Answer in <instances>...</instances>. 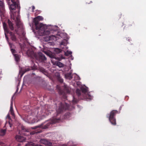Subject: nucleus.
I'll return each instance as SVG.
<instances>
[{"mask_svg": "<svg viewBox=\"0 0 146 146\" xmlns=\"http://www.w3.org/2000/svg\"><path fill=\"white\" fill-rule=\"evenodd\" d=\"M44 52L45 54H46L48 55L50 57L49 52Z\"/></svg>", "mask_w": 146, "mask_h": 146, "instance_id": "36", "label": "nucleus"}, {"mask_svg": "<svg viewBox=\"0 0 146 146\" xmlns=\"http://www.w3.org/2000/svg\"><path fill=\"white\" fill-rule=\"evenodd\" d=\"M66 40H64L62 42L60 43V44L61 45H63L65 46L66 44Z\"/></svg>", "mask_w": 146, "mask_h": 146, "instance_id": "32", "label": "nucleus"}, {"mask_svg": "<svg viewBox=\"0 0 146 146\" xmlns=\"http://www.w3.org/2000/svg\"><path fill=\"white\" fill-rule=\"evenodd\" d=\"M13 96L11 98V106L10 108V111L11 114L15 118V114L14 112V111L13 109Z\"/></svg>", "mask_w": 146, "mask_h": 146, "instance_id": "10", "label": "nucleus"}, {"mask_svg": "<svg viewBox=\"0 0 146 146\" xmlns=\"http://www.w3.org/2000/svg\"><path fill=\"white\" fill-rule=\"evenodd\" d=\"M56 65L60 67H62L64 66L63 64L60 62H58L56 64Z\"/></svg>", "mask_w": 146, "mask_h": 146, "instance_id": "25", "label": "nucleus"}, {"mask_svg": "<svg viewBox=\"0 0 146 146\" xmlns=\"http://www.w3.org/2000/svg\"><path fill=\"white\" fill-rule=\"evenodd\" d=\"M76 93L78 96L81 95V91L79 89H77L76 90Z\"/></svg>", "mask_w": 146, "mask_h": 146, "instance_id": "28", "label": "nucleus"}, {"mask_svg": "<svg viewBox=\"0 0 146 146\" xmlns=\"http://www.w3.org/2000/svg\"><path fill=\"white\" fill-rule=\"evenodd\" d=\"M26 119H27V118L26 119L25 118V119L24 118H23V120H25V121H27V120H26Z\"/></svg>", "mask_w": 146, "mask_h": 146, "instance_id": "41", "label": "nucleus"}, {"mask_svg": "<svg viewBox=\"0 0 146 146\" xmlns=\"http://www.w3.org/2000/svg\"><path fill=\"white\" fill-rule=\"evenodd\" d=\"M11 51L13 54L15 53L16 52V50L13 49H11Z\"/></svg>", "mask_w": 146, "mask_h": 146, "instance_id": "34", "label": "nucleus"}, {"mask_svg": "<svg viewBox=\"0 0 146 146\" xmlns=\"http://www.w3.org/2000/svg\"><path fill=\"white\" fill-rule=\"evenodd\" d=\"M28 133H28V135H29V132H28ZM27 135H28V134H27Z\"/></svg>", "mask_w": 146, "mask_h": 146, "instance_id": "43", "label": "nucleus"}, {"mask_svg": "<svg viewBox=\"0 0 146 146\" xmlns=\"http://www.w3.org/2000/svg\"><path fill=\"white\" fill-rule=\"evenodd\" d=\"M36 58L40 62H42L46 59L45 55L41 52L38 53V56L36 57Z\"/></svg>", "mask_w": 146, "mask_h": 146, "instance_id": "8", "label": "nucleus"}, {"mask_svg": "<svg viewBox=\"0 0 146 146\" xmlns=\"http://www.w3.org/2000/svg\"><path fill=\"white\" fill-rule=\"evenodd\" d=\"M5 13V4L3 0H0V15L1 17L3 16Z\"/></svg>", "mask_w": 146, "mask_h": 146, "instance_id": "7", "label": "nucleus"}, {"mask_svg": "<svg viewBox=\"0 0 146 146\" xmlns=\"http://www.w3.org/2000/svg\"><path fill=\"white\" fill-rule=\"evenodd\" d=\"M8 23L9 25V27L11 31L13 30L14 28L13 27V25L12 22L10 21L9 19L8 20Z\"/></svg>", "mask_w": 146, "mask_h": 146, "instance_id": "14", "label": "nucleus"}, {"mask_svg": "<svg viewBox=\"0 0 146 146\" xmlns=\"http://www.w3.org/2000/svg\"><path fill=\"white\" fill-rule=\"evenodd\" d=\"M15 137L16 140L19 142H23L25 141V139L24 137L20 135H17Z\"/></svg>", "mask_w": 146, "mask_h": 146, "instance_id": "11", "label": "nucleus"}, {"mask_svg": "<svg viewBox=\"0 0 146 146\" xmlns=\"http://www.w3.org/2000/svg\"><path fill=\"white\" fill-rule=\"evenodd\" d=\"M0 145L1 146H5L4 145V143L1 142H0Z\"/></svg>", "mask_w": 146, "mask_h": 146, "instance_id": "37", "label": "nucleus"}, {"mask_svg": "<svg viewBox=\"0 0 146 146\" xmlns=\"http://www.w3.org/2000/svg\"><path fill=\"white\" fill-rule=\"evenodd\" d=\"M9 124L10 127H11V124L9 122Z\"/></svg>", "mask_w": 146, "mask_h": 146, "instance_id": "42", "label": "nucleus"}, {"mask_svg": "<svg viewBox=\"0 0 146 146\" xmlns=\"http://www.w3.org/2000/svg\"><path fill=\"white\" fill-rule=\"evenodd\" d=\"M21 129L23 131V134L25 135V133H23V132H29V130L27 128H26L24 126H22L21 127Z\"/></svg>", "mask_w": 146, "mask_h": 146, "instance_id": "21", "label": "nucleus"}, {"mask_svg": "<svg viewBox=\"0 0 146 146\" xmlns=\"http://www.w3.org/2000/svg\"><path fill=\"white\" fill-rule=\"evenodd\" d=\"M7 1L11 11L17 9L18 12L20 11V7L19 0H7Z\"/></svg>", "mask_w": 146, "mask_h": 146, "instance_id": "3", "label": "nucleus"}, {"mask_svg": "<svg viewBox=\"0 0 146 146\" xmlns=\"http://www.w3.org/2000/svg\"><path fill=\"white\" fill-rule=\"evenodd\" d=\"M58 80L59 82L61 83H62L63 81V79L60 77H58Z\"/></svg>", "mask_w": 146, "mask_h": 146, "instance_id": "31", "label": "nucleus"}, {"mask_svg": "<svg viewBox=\"0 0 146 146\" xmlns=\"http://www.w3.org/2000/svg\"><path fill=\"white\" fill-rule=\"evenodd\" d=\"M15 61L17 62H19L20 59V56L18 54H13Z\"/></svg>", "mask_w": 146, "mask_h": 146, "instance_id": "16", "label": "nucleus"}, {"mask_svg": "<svg viewBox=\"0 0 146 146\" xmlns=\"http://www.w3.org/2000/svg\"><path fill=\"white\" fill-rule=\"evenodd\" d=\"M8 33L10 34L11 36V38L13 41L16 42L17 40V38L16 36L15 35V34L12 32L10 31Z\"/></svg>", "mask_w": 146, "mask_h": 146, "instance_id": "12", "label": "nucleus"}, {"mask_svg": "<svg viewBox=\"0 0 146 146\" xmlns=\"http://www.w3.org/2000/svg\"><path fill=\"white\" fill-rule=\"evenodd\" d=\"M62 50L58 48H55L54 50V52L55 54H58L61 52Z\"/></svg>", "mask_w": 146, "mask_h": 146, "instance_id": "23", "label": "nucleus"}, {"mask_svg": "<svg viewBox=\"0 0 146 146\" xmlns=\"http://www.w3.org/2000/svg\"><path fill=\"white\" fill-rule=\"evenodd\" d=\"M59 104L58 108L56 110L57 114L56 116H54L50 120L46 121L44 123L39 125L36 126L31 128L34 129L38 128L45 129L51 127L53 124L60 122L61 120L60 114L64 110L68 109L69 105L67 103L64 102L63 103L60 102Z\"/></svg>", "mask_w": 146, "mask_h": 146, "instance_id": "1", "label": "nucleus"}, {"mask_svg": "<svg viewBox=\"0 0 146 146\" xmlns=\"http://www.w3.org/2000/svg\"><path fill=\"white\" fill-rule=\"evenodd\" d=\"M42 131L40 129H38L37 130H35L34 131H33L31 133H29L30 134H31L32 135H33L35 134V133H40Z\"/></svg>", "mask_w": 146, "mask_h": 146, "instance_id": "18", "label": "nucleus"}, {"mask_svg": "<svg viewBox=\"0 0 146 146\" xmlns=\"http://www.w3.org/2000/svg\"><path fill=\"white\" fill-rule=\"evenodd\" d=\"M50 106H48V105H46L45 106V108H46V112L47 111V112H48V113H47V114H49V113H51V110L50 109Z\"/></svg>", "mask_w": 146, "mask_h": 146, "instance_id": "17", "label": "nucleus"}, {"mask_svg": "<svg viewBox=\"0 0 146 146\" xmlns=\"http://www.w3.org/2000/svg\"><path fill=\"white\" fill-rule=\"evenodd\" d=\"M36 18L38 19L39 21H42L43 19V18L42 17L40 16H38L36 17Z\"/></svg>", "mask_w": 146, "mask_h": 146, "instance_id": "26", "label": "nucleus"}, {"mask_svg": "<svg viewBox=\"0 0 146 146\" xmlns=\"http://www.w3.org/2000/svg\"><path fill=\"white\" fill-rule=\"evenodd\" d=\"M40 143L45 145H48V146H52V143L50 141L44 139H41L40 140Z\"/></svg>", "mask_w": 146, "mask_h": 146, "instance_id": "9", "label": "nucleus"}, {"mask_svg": "<svg viewBox=\"0 0 146 146\" xmlns=\"http://www.w3.org/2000/svg\"><path fill=\"white\" fill-rule=\"evenodd\" d=\"M18 89L17 88L16 90V92H15V93L13 95V96H14V95H15V94H16V93L17 92H18Z\"/></svg>", "mask_w": 146, "mask_h": 146, "instance_id": "40", "label": "nucleus"}, {"mask_svg": "<svg viewBox=\"0 0 146 146\" xmlns=\"http://www.w3.org/2000/svg\"><path fill=\"white\" fill-rule=\"evenodd\" d=\"M71 116V114L69 113L68 112L66 113L64 116V118L65 119H68Z\"/></svg>", "mask_w": 146, "mask_h": 146, "instance_id": "20", "label": "nucleus"}, {"mask_svg": "<svg viewBox=\"0 0 146 146\" xmlns=\"http://www.w3.org/2000/svg\"><path fill=\"white\" fill-rule=\"evenodd\" d=\"M11 17L12 19L15 21L16 25L18 28H22V23L20 21L19 13H17L16 15L15 12L14 13H12L11 14Z\"/></svg>", "mask_w": 146, "mask_h": 146, "instance_id": "4", "label": "nucleus"}, {"mask_svg": "<svg viewBox=\"0 0 146 146\" xmlns=\"http://www.w3.org/2000/svg\"><path fill=\"white\" fill-rule=\"evenodd\" d=\"M40 71L43 73L45 75H47V72L46 70L44 68H40Z\"/></svg>", "mask_w": 146, "mask_h": 146, "instance_id": "19", "label": "nucleus"}, {"mask_svg": "<svg viewBox=\"0 0 146 146\" xmlns=\"http://www.w3.org/2000/svg\"><path fill=\"white\" fill-rule=\"evenodd\" d=\"M32 9L33 10H34L35 9V7L34 6H33L32 7Z\"/></svg>", "mask_w": 146, "mask_h": 146, "instance_id": "39", "label": "nucleus"}, {"mask_svg": "<svg viewBox=\"0 0 146 146\" xmlns=\"http://www.w3.org/2000/svg\"><path fill=\"white\" fill-rule=\"evenodd\" d=\"M73 100H72V102H73V103H76V101L75 102V99H74V96H73Z\"/></svg>", "mask_w": 146, "mask_h": 146, "instance_id": "38", "label": "nucleus"}, {"mask_svg": "<svg viewBox=\"0 0 146 146\" xmlns=\"http://www.w3.org/2000/svg\"><path fill=\"white\" fill-rule=\"evenodd\" d=\"M82 92L84 93H86L87 92L88 88H82Z\"/></svg>", "mask_w": 146, "mask_h": 146, "instance_id": "24", "label": "nucleus"}, {"mask_svg": "<svg viewBox=\"0 0 146 146\" xmlns=\"http://www.w3.org/2000/svg\"><path fill=\"white\" fill-rule=\"evenodd\" d=\"M72 53V52L71 51H67L65 53V54L66 56H69L70 55H71Z\"/></svg>", "mask_w": 146, "mask_h": 146, "instance_id": "27", "label": "nucleus"}, {"mask_svg": "<svg viewBox=\"0 0 146 146\" xmlns=\"http://www.w3.org/2000/svg\"><path fill=\"white\" fill-rule=\"evenodd\" d=\"M3 26L5 32H6L7 33H9V32H10L7 28V24L5 23L4 22L3 23Z\"/></svg>", "mask_w": 146, "mask_h": 146, "instance_id": "15", "label": "nucleus"}, {"mask_svg": "<svg viewBox=\"0 0 146 146\" xmlns=\"http://www.w3.org/2000/svg\"><path fill=\"white\" fill-rule=\"evenodd\" d=\"M71 90L70 88L68 87L67 85L64 84V91L61 90H59V93L60 95H64L65 93H69L70 92Z\"/></svg>", "mask_w": 146, "mask_h": 146, "instance_id": "5", "label": "nucleus"}, {"mask_svg": "<svg viewBox=\"0 0 146 146\" xmlns=\"http://www.w3.org/2000/svg\"><path fill=\"white\" fill-rule=\"evenodd\" d=\"M46 40H52L54 39H56V36L53 35H50V36H48Z\"/></svg>", "mask_w": 146, "mask_h": 146, "instance_id": "13", "label": "nucleus"}, {"mask_svg": "<svg viewBox=\"0 0 146 146\" xmlns=\"http://www.w3.org/2000/svg\"><path fill=\"white\" fill-rule=\"evenodd\" d=\"M30 70V69L29 68H26L25 69V70H24L23 71V74L24 73H25V72L28 71L29 70Z\"/></svg>", "mask_w": 146, "mask_h": 146, "instance_id": "30", "label": "nucleus"}, {"mask_svg": "<svg viewBox=\"0 0 146 146\" xmlns=\"http://www.w3.org/2000/svg\"><path fill=\"white\" fill-rule=\"evenodd\" d=\"M29 145H31V146H42V145H36L34 144V143L31 142V144H29Z\"/></svg>", "mask_w": 146, "mask_h": 146, "instance_id": "35", "label": "nucleus"}, {"mask_svg": "<svg viewBox=\"0 0 146 146\" xmlns=\"http://www.w3.org/2000/svg\"><path fill=\"white\" fill-rule=\"evenodd\" d=\"M39 21L36 17L33 19V22L35 26L36 29L38 30V33L40 35H49L52 33V31L47 30V26L45 25L39 23Z\"/></svg>", "mask_w": 146, "mask_h": 146, "instance_id": "2", "label": "nucleus"}, {"mask_svg": "<svg viewBox=\"0 0 146 146\" xmlns=\"http://www.w3.org/2000/svg\"><path fill=\"white\" fill-rule=\"evenodd\" d=\"M65 76L68 78H72L71 76V74L70 73H68L65 75Z\"/></svg>", "mask_w": 146, "mask_h": 146, "instance_id": "29", "label": "nucleus"}, {"mask_svg": "<svg viewBox=\"0 0 146 146\" xmlns=\"http://www.w3.org/2000/svg\"><path fill=\"white\" fill-rule=\"evenodd\" d=\"M6 130L5 129H1L0 131V135L3 136L5 133Z\"/></svg>", "mask_w": 146, "mask_h": 146, "instance_id": "22", "label": "nucleus"}, {"mask_svg": "<svg viewBox=\"0 0 146 146\" xmlns=\"http://www.w3.org/2000/svg\"><path fill=\"white\" fill-rule=\"evenodd\" d=\"M25 146H27V144H26V145H25Z\"/></svg>", "mask_w": 146, "mask_h": 146, "instance_id": "44", "label": "nucleus"}, {"mask_svg": "<svg viewBox=\"0 0 146 146\" xmlns=\"http://www.w3.org/2000/svg\"><path fill=\"white\" fill-rule=\"evenodd\" d=\"M88 98L90 99H91L93 97L91 96H90V95L88 94V95L87 96Z\"/></svg>", "mask_w": 146, "mask_h": 146, "instance_id": "33", "label": "nucleus"}, {"mask_svg": "<svg viewBox=\"0 0 146 146\" xmlns=\"http://www.w3.org/2000/svg\"><path fill=\"white\" fill-rule=\"evenodd\" d=\"M19 45L20 46V47L22 50H23L24 51H27V54L29 56H32L34 55V52L32 50H30L28 49L27 50H26L25 49V48L24 47V45L23 44H22L20 43H19Z\"/></svg>", "mask_w": 146, "mask_h": 146, "instance_id": "6", "label": "nucleus"}]
</instances>
